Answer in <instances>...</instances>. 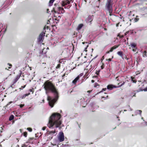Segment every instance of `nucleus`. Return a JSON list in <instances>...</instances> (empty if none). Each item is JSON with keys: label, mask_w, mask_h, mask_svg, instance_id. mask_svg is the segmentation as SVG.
Masks as SVG:
<instances>
[{"label": "nucleus", "mask_w": 147, "mask_h": 147, "mask_svg": "<svg viewBox=\"0 0 147 147\" xmlns=\"http://www.w3.org/2000/svg\"><path fill=\"white\" fill-rule=\"evenodd\" d=\"M43 86L46 91V94H47L48 92L51 91L53 93L54 98L50 96H48L47 100L49 101V105L53 107L55 102L59 98L58 93L54 85L51 82L49 81L45 82Z\"/></svg>", "instance_id": "nucleus-1"}, {"label": "nucleus", "mask_w": 147, "mask_h": 147, "mask_svg": "<svg viewBox=\"0 0 147 147\" xmlns=\"http://www.w3.org/2000/svg\"><path fill=\"white\" fill-rule=\"evenodd\" d=\"M61 117V115L59 113H53L49 118L48 126L50 128H53L54 125L56 128L59 127L61 124V121L60 120Z\"/></svg>", "instance_id": "nucleus-2"}, {"label": "nucleus", "mask_w": 147, "mask_h": 147, "mask_svg": "<svg viewBox=\"0 0 147 147\" xmlns=\"http://www.w3.org/2000/svg\"><path fill=\"white\" fill-rule=\"evenodd\" d=\"M54 6L55 7H53V10L55 13L58 12L59 14H63L65 12L63 8L59 7L57 4H55Z\"/></svg>", "instance_id": "nucleus-3"}, {"label": "nucleus", "mask_w": 147, "mask_h": 147, "mask_svg": "<svg viewBox=\"0 0 147 147\" xmlns=\"http://www.w3.org/2000/svg\"><path fill=\"white\" fill-rule=\"evenodd\" d=\"M113 4V1L112 0H107L105 7L110 13V16H111V13L112 12Z\"/></svg>", "instance_id": "nucleus-4"}, {"label": "nucleus", "mask_w": 147, "mask_h": 147, "mask_svg": "<svg viewBox=\"0 0 147 147\" xmlns=\"http://www.w3.org/2000/svg\"><path fill=\"white\" fill-rule=\"evenodd\" d=\"M70 3V1L68 0H63L61 1V4L62 7H64L65 9L67 8L65 6Z\"/></svg>", "instance_id": "nucleus-5"}, {"label": "nucleus", "mask_w": 147, "mask_h": 147, "mask_svg": "<svg viewBox=\"0 0 147 147\" xmlns=\"http://www.w3.org/2000/svg\"><path fill=\"white\" fill-rule=\"evenodd\" d=\"M58 139L60 142H61L64 140V136L63 132H59Z\"/></svg>", "instance_id": "nucleus-6"}, {"label": "nucleus", "mask_w": 147, "mask_h": 147, "mask_svg": "<svg viewBox=\"0 0 147 147\" xmlns=\"http://www.w3.org/2000/svg\"><path fill=\"white\" fill-rule=\"evenodd\" d=\"M45 33L44 32H42L39 35L38 41L39 42H41L43 41V37L45 36Z\"/></svg>", "instance_id": "nucleus-7"}, {"label": "nucleus", "mask_w": 147, "mask_h": 147, "mask_svg": "<svg viewBox=\"0 0 147 147\" xmlns=\"http://www.w3.org/2000/svg\"><path fill=\"white\" fill-rule=\"evenodd\" d=\"M30 94V93L28 94H24L23 95H22L20 96H19L18 97V98L19 99H22L24 98L26 96H27Z\"/></svg>", "instance_id": "nucleus-8"}, {"label": "nucleus", "mask_w": 147, "mask_h": 147, "mask_svg": "<svg viewBox=\"0 0 147 147\" xmlns=\"http://www.w3.org/2000/svg\"><path fill=\"white\" fill-rule=\"evenodd\" d=\"M45 49V48H44L41 51H40V53L41 54L40 55H43V57H47L46 55H45L47 53V52L46 51H44V50Z\"/></svg>", "instance_id": "nucleus-9"}, {"label": "nucleus", "mask_w": 147, "mask_h": 147, "mask_svg": "<svg viewBox=\"0 0 147 147\" xmlns=\"http://www.w3.org/2000/svg\"><path fill=\"white\" fill-rule=\"evenodd\" d=\"M93 16H89L87 19V21L88 22H91L93 19Z\"/></svg>", "instance_id": "nucleus-10"}, {"label": "nucleus", "mask_w": 147, "mask_h": 147, "mask_svg": "<svg viewBox=\"0 0 147 147\" xmlns=\"http://www.w3.org/2000/svg\"><path fill=\"white\" fill-rule=\"evenodd\" d=\"M119 45H115L113 47L111 48L110 49V52H112L114 49H115L118 48Z\"/></svg>", "instance_id": "nucleus-11"}, {"label": "nucleus", "mask_w": 147, "mask_h": 147, "mask_svg": "<svg viewBox=\"0 0 147 147\" xmlns=\"http://www.w3.org/2000/svg\"><path fill=\"white\" fill-rule=\"evenodd\" d=\"M142 111L140 110H137L135 111V113L136 115H137L138 114H140V116H141V114L142 113Z\"/></svg>", "instance_id": "nucleus-12"}, {"label": "nucleus", "mask_w": 147, "mask_h": 147, "mask_svg": "<svg viewBox=\"0 0 147 147\" xmlns=\"http://www.w3.org/2000/svg\"><path fill=\"white\" fill-rule=\"evenodd\" d=\"M117 54L120 56L122 58H123L124 55L123 54L122 52L121 51H118L117 53Z\"/></svg>", "instance_id": "nucleus-13"}, {"label": "nucleus", "mask_w": 147, "mask_h": 147, "mask_svg": "<svg viewBox=\"0 0 147 147\" xmlns=\"http://www.w3.org/2000/svg\"><path fill=\"white\" fill-rule=\"evenodd\" d=\"M79 79V76H77L72 81V83L74 84H75L77 81Z\"/></svg>", "instance_id": "nucleus-14"}, {"label": "nucleus", "mask_w": 147, "mask_h": 147, "mask_svg": "<svg viewBox=\"0 0 147 147\" xmlns=\"http://www.w3.org/2000/svg\"><path fill=\"white\" fill-rule=\"evenodd\" d=\"M83 26V24H80L78 26L77 28V30H80L82 28V27Z\"/></svg>", "instance_id": "nucleus-15"}, {"label": "nucleus", "mask_w": 147, "mask_h": 147, "mask_svg": "<svg viewBox=\"0 0 147 147\" xmlns=\"http://www.w3.org/2000/svg\"><path fill=\"white\" fill-rule=\"evenodd\" d=\"M143 91L145 92L147 91V87L144 89H140L138 90L137 92H139L141 91Z\"/></svg>", "instance_id": "nucleus-16"}, {"label": "nucleus", "mask_w": 147, "mask_h": 147, "mask_svg": "<svg viewBox=\"0 0 147 147\" xmlns=\"http://www.w3.org/2000/svg\"><path fill=\"white\" fill-rule=\"evenodd\" d=\"M107 88L108 90H112L113 89L112 84L109 85L107 86Z\"/></svg>", "instance_id": "nucleus-17"}, {"label": "nucleus", "mask_w": 147, "mask_h": 147, "mask_svg": "<svg viewBox=\"0 0 147 147\" xmlns=\"http://www.w3.org/2000/svg\"><path fill=\"white\" fill-rule=\"evenodd\" d=\"M130 45L131 47L133 48H136V45L134 43H131Z\"/></svg>", "instance_id": "nucleus-18"}, {"label": "nucleus", "mask_w": 147, "mask_h": 147, "mask_svg": "<svg viewBox=\"0 0 147 147\" xmlns=\"http://www.w3.org/2000/svg\"><path fill=\"white\" fill-rule=\"evenodd\" d=\"M147 56V52L146 51H144L143 52V56L145 57Z\"/></svg>", "instance_id": "nucleus-19"}, {"label": "nucleus", "mask_w": 147, "mask_h": 147, "mask_svg": "<svg viewBox=\"0 0 147 147\" xmlns=\"http://www.w3.org/2000/svg\"><path fill=\"white\" fill-rule=\"evenodd\" d=\"M54 0H50L49 2V5L51 6L52 5L53 2H54Z\"/></svg>", "instance_id": "nucleus-20"}, {"label": "nucleus", "mask_w": 147, "mask_h": 147, "mask_svg": "<svg viewBox=\"0 0 147 147\" xmlns=\"http://www.w3.org/2000/svg\"><path fill=\"white\" fill-rule=\"evenodd\" d=\"M14 118V116L13 115H11L9 118V120L10 121L12 120Z\"/></svg>", "instance_id": "nucleus-21"}, {"label": "nucleus", "mask_w": 147, "mask_h": 147, "mask_svg": "<svg viewBox=\"0 0 147 147\" xmlns=\"http://www.w3.org/2000/svg\"><path fill=\"white\" fill-rule=\"evenodd\" d=\"M131 80L133 82V83H136V81L135 80V78L133 77H131Z\"/></svg>", "instance_id": "nucleus-22"}, {"label": "nucleus", "mask_w": 147, "mask_h": 147, "mask_svg": "<svg viewBox=\"0 0 147 147\" xmlns=\"http://www.w3.org/2000/svg\"><path fill=\"white\" fill-rule=\"evenodd\" d=\"M125 83V82H123L122 84H120V85H119V83L118 84V85H119L118 86V87H121V86H122L123 85H124Z\"/></svg>", "instance_id": "nucleus-23"}, {"label": "nucleus", "mask_w": 147, "mask_h": 147, "mask_svg": "<svg viewBox=\"0 0 147 147\" xmlns=\"http://www.w3.org/2000/svg\"><path fill=\"white\" fill-rule=\"evenodd\" d=\"M41 65L44 68L46 67V63H43Z\"/></svg>", "instance_id": "nucleus-24"}, {"label": "nucleus", "mask_w": 147, "mask_h": 147, "mask_svg": "<svg viewBox=\"0 0 147 147\" xmlns=\"http://www.w3.org/2000/svg\"><path fill=\"white\" fill-rule=\"evenodd\" d=\"M18 79H15L14 80V82L13 84L11 86V87H12V86L14 85V84L15 83L18 81Z\"/></svg>", "instance_id": "nucleus-25"}, {"label": "nucleus", "mask_w": 147, "mask_h": 147, "mask_svg": "<svg viewBox=\"0 0 147 147\" xmlns=\"http://www.w3.org/2000/svg\"><path fill=\"white\" fill-rule=\"evenodd\" d=\"M27 129L30 132H31L32 131V129L31 128H27Z\"/></svg>", "instance_id": "nucleus-26"}, {"label": "nucleus", "mask_w": 147, "mask_h": 147, "mask_svg": "<svg viewBox=\"0 0 147 147\" xmlns=\"http://www.w3.org/2000/svg\"><path fill=\"white\" fill-rule=\"evenodd\" d=\"M55 133V131H52L49 132V134H54Z\"/></svg>", "instance_id": "nucleus-27"}, {"label": "nucleus", "mask_w": 147, "mask_h": 147, "mask_svg": "<svg viewBox=\"0 0 147 147\" xmlns=\"http://www.w3.org/2000/svg\"><path fill=\"white\" fill-rule=\"evenodd\" d=\"M24 136L25 137H26L27 136V132H25L23 133Z\"/></svg>", "instance_id": "nucleus-28"}, {"label": "nucleus", "mask_w": 147, "mask_h": 147, "mask_svg": "<svg viewBox=\"0 0 147 147\" xmlns=\"http://www.w3.org/2000/svg\"><path fill=\"white\" fill-rule=\"evenodd\" d=\"M60 64L59 63L57 65V66L56 67V69H58L60 68Z\"/></svg>", "instance_id": "nucleus-29"}, {"label": "nucleus", "mask_w": 147, "mask_h": 147, "mask_svg": "<svg viewBox=\"0 0 147 147\" xmlns=\"http://www.w3.org/2000/svg\"><path fill=\"white\" fill-rule=\"evenodd\" d=\"M107 90V89L106 88H103L102 89V91H100L99 93H100V92H102L103 91H105Z\"/></svg>", "instance_id": "nucleus-30"}, {"label": "nucleus", "mask_w": 147, "mask_h": 147, "mask_svg": "<svg viewBox=\"0 0 147 147\" xmlns=\"http://www.w3.org/2000/svg\"><path fill=\"white\" fill-rule=\"evenodd\" d=\"M83 75V73H82L80 74L79 75H78L77 76H79V78L80 77L82 76Z\"/></svg>", "instance_id": "nucleus-31"}, {"label": "nucleus", "mask_w": 147, "mask_h": 147, "mask_svg": "<svg viewBox=\"0 0 147 147\" xmlns=\"http://www.w3.org/2000/svg\"><path fill=\"white\" fill-rule=\"evenodd\" d=\"M139 20V18H135L134 19V21H135V22H138Z\"/></svg>", "instance_id": "nucleus-32"}, {"label": "nucleus", "mask_w": 147, "mask_h": 147, "mask_svg": "<svg viewBox=\"0 0 147 147\" xmlns=\"http://www.w3.org/2000/svg\"><path fill=\"white\" fill-rule=\"evenodd\" d=\"M33 89V88H32V89H30L29 90V91L30 92H32V94H33V91H32Z\"/></svg>", "instance_id": "nucleus-33"}, {"label": "nucleus", "mask_w": 147, "mask_h": 147, "mask_svg": "<svg viewBox=\"0 0 147 147\" xmlns=\"http://www.w3.org/2000/svg\"><path fill=\"white\" fill-rule=\"evenodd\" d=\"M27 145L24 144L22 145V147H27Z\"/></svg>", "instance_id": "nucleus-34"}, {"label": "nucleus", "mask_w": 147, "mask_h": 147, "mask_svg": "<svg viewBox=\"0 0 147 147\" xmlns=\"http://www.w3.org/2000/svg\"><path fill=\"white\" fill-rule=\"evenodd\" d=\"M113 88H118L119 87H117L118 86H115L113 85H112Z\"/></svg>", "instance_id": "nucleus-35"}, {"label": "nucleus", "mask_w": 147, "mask_h": 147, "mask_svg": "<svg viewBox=\"0 0 147 147\" xmlns=\"http://www.w3.org/2000/svg\"><path fill=\"white\" fill-rule=\"evenodd\" d=\"M24 105V104H21V105H20L19 106H20V107L21 108H22V107H23Z\"/></svg>", "instance_id": "nucleus-36"}, {"label": "nucleus", "mask_w": 147, "mask_h": 147, "mask_svg": "<svg viewBox=\"0 0 147 147\" xmlns=\"http://www.w3.org/2000/svg\"><path fill=\"white\" fill-rule=\"evenodd\" d=\"M47 127L46 126H45V127H42V129L43 130H45L46 128Z\"/></svg>", "instance_id": "nucleus-37"}, {"label": "nucleus", "mask_w": 147, "mask_h": 147, "mask_svg": "<svg viewBox=\"0 0 147 147\" xmlns=\"http://www.w3.org/2000/svg\"><path fill=\"white\" fill-rule=\"evenodd\" d=\"M77 124L78 125V127H79V129H80V124H79L77 122Z\"/></svg>", "instance_id": "nucleus-38"}, {"label": "nucleus", "mask_w": 147, "mask_h": 147, "mask_svg": "<svg viewBox=\"0 0 147 147\" xmlns=\"http://www.w3.org/2000/svg\"><path fill=\"white\" fill-rule=\"evenodd\" d=\"M128 107H129V109H130V111H132L133 109H131V108L130 107V106H129V105H128Z\"/></svg>", "instance_id": "nucleus-39"}, {"label": "nucleus", "mask_w": 147, "mask_h": 147, "mask_svg": "<svg viewBox=\"0 0 147 147\" xmlns=\"http://www.w3.org/2000/svg\"><path fill=\"white\" fill-rule=\"evenodd\" d=\"M33 138H30L28 140V141H30L31 140H32V139H33Z\"/></svg>", "instance_id": "nucleus-40"}, {"label": "nucleus", "mask_w": 147, "mask_h": 147, "mask_svg": "<svg viewBox=\"0 0 147 147\" xmlns=\"http://www.w3.org/2000/svg\"><path fill=\"white\" fill-rule=\"evenodd\" d=\"M92 91V90H88L87 91V92L89 94Z\"/></svg>", "instance_id": "nucleus-41"}, {"label": "nucleus", "mask_w": 147, "mask_h": 147, "mask_svg": "<svg viewBox=\"0 0 147 147\" xmlns=\"http://www.w3.org/2000/svg\"><path fill=\"white\" fill-rule=\"evenodd\" d=\"M118 36H119L120 38H122L124 37L123 35Z\"/></svg>", "instance_id": "nucleus-42"}, {"label": "nucleus", "mask_w": 147, "mask_h": 147, "mask_svg": "<svg viewBox=\"0 0 147 147\" xmlns=\"http://www.w3.org/2000/svg\"><path fill=\"white\" fill-rule=\"evenodd\" d=\"M129 33V31H127L126 32L125 34V35H126L127 34Z\"/></svg>", "instance_id": "nucleus-43"}, {"label": "nucleus", "mask_w": 147, "mask_h": 147, "mask_svg": "<svg viewBox=\"0 0 147 147\" xmlns=\"http://www.w3.org/2000/svg\"><path fill=\"white\" fill-rule=\"evenodd\" d=\"M107 60L108 61H111V59L109 58L108 59V60Z\"/></svg>", "instance_id": "nucleus-44"}, {"label": "nucleus", "mask_w": 147, "mask_h": 147, "mask_svg": "<svg viewBox=\"0 0 147 147\" xmlns=\"http://www.w3.org/2000/svg\"><path fill=\"white\" fill-rule=\"evenodd\" d=\"M7 65H9V66H12V65L11 64H9V63H8Z\"/></svg>", "instance_id": "nucleus-45"}, {"label": "nucleus", "mask_w": 147, "mask_h": 147, "mask_svg": "<svg viewBox=\"0 0 147 147\" xmlns=\"http://www.w3.org/2000/svg\"><path fill=\"white\" fill-rule=\"evenodd\" d=\"M26 85H25L24 86H22V87H21V88H25V87H26Z\"/></svg>", "instance_id": "nucleus-46"}, {"label": "nucleus", "mask_w": 147, "mask_h": 147, "mask_svg": "<svg viewBox=\"0 0 147 147\" xmlns=\"http://www.w3.org/2000/svg\"><path fill=\"white\" fill-rule=\"evenodd\" d=\"M88 45H87V46L85 48V50H86V49H87V47H88Z\"/></svg>", "instance_id": "nucleus-47"}, {"label": "nucleus", "mask_w": 147, "mask_h": 147, "mask_svg": "<svg viewBox=\"0 0 147 147\" xmlns=\"http://www.w3.org/2000/svg\"><path fill=\"white\" fill-rule=\"evenodd\" d=\"M110 52V51H107V52H106V53H109Z\"/></svg>", "instance_id": "nucleus-48"}, {"label": "nucleus", "mask_w": 147, "mask_h": 147, "mask_svg": "<svg viewBox=\"0 0 147 147\" xmlns=\"http://www.w3.org/2000/svg\"><path fill=\"white\" fill-rule=\"evenodd\" d=\"M70 2H71L72 3H73L74 1V0H70V1H69Z\"/></svg>", "instance_id": "nucleus-49"}, {"label": "nucleus", "mask_w": 147, "mask_h": 147, "mask_svg": "<svg viewBox=\"0 0 147 147\" xmlns=\"http://www.w3.org/2000/svg\"><path fill=\"white\" fill-rule=\"evenodd\" d=\"M100 0H98V1H98V2H99V4H100Z\"/></svg>", "instance_id": "nucleus-50"}, {"label": "nucleus", "mask_w": 147, "mask_h": 147, "mask_svg": "<svg viewBox=\"0 0 147 147\" xmlns=\"http://www.w3.org/2000/svg\"><path fill=\"white\" fill-rule=\"evenodd\" d=\"M94 80H91V82H92V83H94Z\"/></svg>", "instance_id": "nucleus-51"}, {"label": "nucleus", "mask_w": 147, "mask_h": 147, "mask_svg": "<svg viewBox=\"0 0 147 147\" xmlns=\"http://www.w3.org/2000/svg\"><path fill=\"white\" fill-rule=\"evenodd\" d=\"M101 69H102L103 68V67L102 66H101Z\"/></svg>", "instance_id": "nucleus-52"}, {"label": "nucleus", "mask_w": 147, "mask_h": 147, "mask_svg": "<svg viewBox=\"0 0 147 147\" xmlns=\"http://www.w3.org/2000/svg\"><path fill=\"white\" fill-rule=\"evenodd\" d=\"M20 76H21V74H22V71H20Z\"/></svg>", "instance_id": "nucleus-53"}, {"label": "nucleus", "mask_w": 147, "mask_h": 147, "mask_svg": "<svg viewBox=\"0 0 147 147\" xmlns=\"http://www.w3.org/2000/svg\"><path fill=\"white\" fill-rule=\"evenodd\" d=\"M76 34H77V33H74V34L73 35H75Z\"/></svg>", "instance_id": "nucleus-54"}, {"label": "nucleus", "mask_w": 147, "mask_h": 147, "mask_svg": "<svg viewBox=\"0 0 147 147\" xmlns=\"http://www.w3.org/2000/svg\"><path fill=\"white\" fill-rule=\"evenodd\" d=\"M29 141H27V142H26V143H28V142H29Z\"/></svg>", "instance_id": "nucleus-55"}, {"label": "nucleus", "mask_w": 147, "mask_h": 147, "mask_svg": "<svg viewBox=\"0 0 147 147\" xmlns=\"http://www.w3.org/2000/svg\"><path fill=\"white\" fill-rule=\"evenodd\" d=\"M12 102H10L9 103V104H11Z\"/></svg>", "instance_id": "nucleus-56"}, {"label": "nucleus", "mask_w": 147, "mask_h": 147, "mask_svg": "<svg viewBox=\"0 0 147 147\" xmlns=\"http://www.w3.org/2000/svg\"><path fill=\"white\" fill-rule=\"evenodd\" d=\"M65 76V74H64L63 76L62 77H64Z\"/></svg>", "instance_id": "nucleus-57"}, {"label": "nucleus", "mask_w": 147, "mask_h": 147, "mask_svg": "<svg viewBox=\"0 0 147 147\" xmlns=\"http://www.w3.org/2000/svg\"><path fill=\"white\" fill-rule=\"evenodd\" d=\"M146 125H147V122H146Z\"/></svg>", "instance_id": "nucleus-58"}, {"label": "nucleus", "mask_w": 147, "mask_h": 147, "mask_svg": "<svg viewBox=\"0 0 147 147\" xmlns=\"http://www.w3.org/2000/svg\"><path fill=\"white\" fill-rule=\"evenodd\" d=\"M94 87H97V86H96V85L95 86H94Z\"/></svg>", "instance_id": "nucleus-59"}, {"label": "nucleus", "mask_w": 147, "mask_h": 147, "mask_svg": "<svg viewBox=\"0 0 147 147\" xmlns=\"http://www.w3.org/2000/svg\"><path fill=\"white\" fill-rule=\"evenodd\" d=\"M127 111V110H124V111Z\"/></svg>", "instance_id": "nucleus-60"}, {"label": "nucleus", "mask_w": 147, "mask_h": 147, "mask_svg": "<svg viewBox=\"0 0 147 147\" xmlns=\"http://www.w3.org/2000/svg\"><path fill=\"white\" fill-rule=\"evenodd\" d=\"M118 77H116V80L118 78Z\"/></svg>", "instance_id": "nucleus-61"}, {"label": "nucleus", "mask_w": 147, "mask_h": 147, "mask_svg": "<svg viewBox=\"0 0 147 147\" xmlns=\"http://www.w3.org/2000/svg\"><path fill=\"white\" fill-rule=\"evenodd\" d=\"M5 69L6 70H8V69H7V68H5Z\"/></svg>", "instance_id": "nucleus-62"}, {"label": "nucleus", "mask_w": 147, "mask_h": 147, "mask_svg": "<svg viewBox=\"0 0 147 147\" xmlns=\"http://www.w3.org/2000/svg\"><path fill=\"white\" fill-rule=\"evenodd\" d=\"M85 43V42H82V44H84Z\"/></svg>", "instance_id": "nucleus-63"}, {"label": "nucleus", "mask_w": 147, "mask_h": 147, "mask_svg": "<svg viewBox=\"0 0 147 147\" xmlns=\"http://www.w3.org/2000/svg\"><path fill=\"white\" fill-rule=\"evenodd\" d=\"M11 68V67H8V68L9 69H10Z\"/></svg>", "instance_id": "nucleus-64"}]
</instances>
